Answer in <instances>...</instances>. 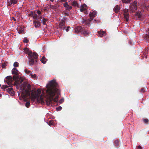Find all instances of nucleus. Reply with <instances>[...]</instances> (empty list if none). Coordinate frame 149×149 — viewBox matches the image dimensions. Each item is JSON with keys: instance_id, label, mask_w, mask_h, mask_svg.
I'll return each instance as SVG.
<instances>
[{"instance_id": "21", "label": "nucleus", "mask_w": 149, "mask_h": 149, "mask_svg": "<svg viewBox=\"0 0 149 149\" xmlns=\"http://www.w3.org/2000/svg\"><path fill=\"white\" fill-rule=\"evenodd\" d=\"M135 15V16H137L139 18H141V12H137L136 13Z\"/></svg>"}, {"instance_id": "29", "label": "nucleus", "mask_w": 149, "mask_h": 149, "mask_svg": "<svg viewBox=\"0 0 149 149\" xmlns=\"http://www.w3.org/2000/svg\"><path fill=\"white\" fill-rule=\"evenodd\" d=\"M72 5L74 6H77L78 5V4L77 1H74L72 2Z\"/></svg>"}, {"instance_id": "38", "label": "nucleus", "mask_w": 149, "mask_h": 149, "mask_svg": "<svg viewBox=\"0 0 149 149\" xmlns=\"http://www.w3.org/2000/svg\"><path fill=\"white\" fill-rule=\"evenodd\" d=\"M145 8L146 9V10H149V5H145Z\"/></svg>"}, {"instance_id": "17", "label": "nucleus", "mask_w": 149, "mask_h": 149, "mask_svg": "<svg viewBox=\"0 0 149 149\" xmlns=\"http://www.w3.org/2000/svg\"><path fill=\"white\" fill-rule=\"evenodd\" d=\"M40 19H42V21L41 22L44 25H46V23L47 21H48V19H46L45 18H44V17L43 18H42V17H41Z\"/></svg>"}, {"instance_id": "28", "label": "nucleus", "mask_w": 149, "mask_h": 149, "mask_svg": "<svg viewBox=\"0 0 149 149\" xmlns=\"http://www.w3.org/2000/svg\"><path fill=\"white\" fill-rule=\"evenodd\" d=\"M114 144L116 146H118L119 145V141L118 140H116L114 141Z\"/></svg>"}, {"instance_id": "5", "label": "nucleus", "mask_w": 149, "mask_h": 149, "mask_svg": "<svg viewBox=\"0 0 149 149\" xmlns=\"http://www.w3.org/2000/svg\"><path fill=\"white\" fill-rule=\"evenodd\" d=\"M31 95L32 97V100H36L37 101L39 102H43V99L42 97V95L40 96L38 94L36 93V91L34 92H32L31 93Z\"/></svg>"}, {"instance_id": "12", "label": "nucleus", "mask_w": 149, "mask_h": 149, "mask_svg": "<svg viewBox=\"0 0 149 149\" xmlns=\"http://www.w3.org/2000/svg\"><path fill=\"white\" fill-rule=\"evenodd\" d=\"M65 22L63 21H62L60 22L59 24V27L61 29L63 30L65 29L66 27L65 26Z\"/></svg>"}, {"instance_id": "11", "label": "nucleus", "mask_w": 149, "mask_h": 149, "mask_svg": "<svg viewBox=\"0 0 149 149\" xmlns=\"http://www.w3.org/2000/svg\"><path fill=\"white\" fill-rule=\"evenodd\" d=\"M96 14L97 12L96 11H94L90 13L89 16L90 21L93 20V18L96 16Z\"/></svg>"}, {"instance_id": "48", "label": "nucleus", "mask_w": 149, "mask_h": 149, "mask_svg": "<svg viewBox=\"0 0 149 149\" xmlns=\"http://www.w3.org/2000/svg\"><path fill=\"white\" fill-rule=\"evenodd\" d=\"M5 67V65L4 64H2V68H4Z\"/></svg>"}, {"instance_id": "26", "label": "nucleus", "mask_w": 149, "mask_h": 149, "mask_svg": "<svg viewBox=\"0 0 149 149\" xmlns=\"http://www.w3.org/2000/svg\"><path fill=\"white\" fill-rule=\"evenodd\" d=\"M144 38L147 41L149 40V32L144 36Z\"/></svg>"}, {"instance_id": "55", "label": "nucleus", "mask_w": 149, "mask_h": 149, "mask_svg": "<svg viewBox=\"0 0 149 149\" xmlns=\"http://www.w3.org/2000/svg\"><path fill=\"white\" fill-rule=\"evenodd\" d=\"M85 11V12H84V13H85V12H86V11Z\"/></svg>"}, {"instance_id": "6", "label": "nucleus", "mask_w": 149, "mask_h": 149, "mask_svg": "<svg viewBox=\"0 0 149 149\" xmlns=\"http://www.w3.org/2000/svg\"><path fill=\"white\" fill-rule=\"evenodd\" d=\"M12 73L14 75L13 76V80H16L19 79V72L17 68H13L12 70Z\"/></svg>"}, {"instance_id": "19", "label": "nucleus", "mask_w": 149, "mask_h": 149, "mask_svg": "<svg viewBox=\"0 0 149 149\" xmlns=\"http://www.w3.org/2000/svg\"><path fill=\"white\" fill-rule=\"evenodd\" d=\"M89 33L90 32L89 31L85 30H84L83 32V35L86 36L88 35Z\"/></svg>"}, {"instance_id": "30", "label": "nucleus", "mask_w": 149, "mask_h": 149, "mask_svg": "<svg viewBox=\"0 0 149 149\" xmlns=\"http://www.w3.org/2000/svg\"><path fill=\"white\" fill-rule=\"evenodd\" d=\"M122 1L123 3H128L131 2V0H122Z\"/></svg>"}, {"instance_id": "18", "label": "nucleus", "mask_w": 149, "mask_h": 149, "mask_svg": "<svg viewBox=\"0 0 149 149\" xmlns=\"http://www.w3.org/2000/svg\"><path fill=\"white\" fill-rule=\"evenodd\" d=\"M82 31V29L81 27H77L74 31L76 33H78Z\"/></svg>"}, {"instance_id": "23", "label": "nucleus", "mask_w": 149, "mask_h": 149, "mask_svg": "<svg viewBox=\"0 0 149 149\" xmlns=\"http://www.w3.org/2000/svg\"><path fill=\"white\" fill-rule=\"evenodd\" d=\"M86 5L85 4L84 5H83V6H82V7H81V8L80 9V11L81 12H82L84 11H86V9L85 8H84V7H86Z\"/></svg>"}, {"instance_id": "45", "label": "nucleus", "mask_w": 149, "mask_h": 149, "mask_svg": "<svg viewBox=\"0 0 149 149\" xmlns=\"http://www.w3.org/2000/svg\"><path fill=\"white\" fill-rule=\"evenodd\" d=\"M37 13L39 15H40V14H41V12L39 10H37Z\"/></svg>"}, {"instance_id": "8", "label": "nucleus", "mask_w": 149, "mask_h": 149, "mask_svg": "<svg viewBox=\"0 0 149 149\" xmlns=\"http://www.w3.org/2000/svg\"><path fill=\"white\" fill-rule=\"evenodd\" d=\"M124 17L127 22L129 20V14L128 9H125L123 10Z\"/></svg>"}, {"instance_id": "35", "label": "nucleus", "mask_w": 149, "mask_h": 149, "mask_svg": "<svg viewBox=\"0 0 149 149\" xmlns=\"http://www.w3.org/2000/svg\"><path fill=\"white\" fill-rule=\"evenodd\" d=\"M62 109V107L61 106H59L56 108V110L58 111H59L61 110Z\"/></svg>"}, {"instance_id": "24", "label": "nucleus", "mask_w": 149, "mask_h": 149, "mask_svg": "<svg viewBox=\"0 0 149 149\" xmlns=\"http://www.w3.org/2000/svg\"><path fill=\"white\" fill-rule=\"evenodd\" d=\"M32 17L33 18L35 19H37L38 15L34 12H33V15Z\"/></svg>"}, {"instance_id": "9", "label": "nucleus", "mask_w": 149, "mask_h": 149, "mask_svg": "<svg viewBox=\"0 0 149 149\" xmlns=\"http://www.w3.org/2000/svg\"><path fill=\"white\" fill-rule=\"evenodd\" d=\"M138 3L136 1H135L132 5L130 6L131 8H132V11H135L137 9V6Z\"/></svg>"}, {"instance_id": "50", "label": "nucleus", "mask_w": 149, "mask_h": 149, "mask_svg": "<svg viewBox=\"0 0 149 149\" xmlns=\"http://www.w3.org/2000/svg\"><path fill=\"white\" fill-rule=\"evenodd\" d=\"M28 74H29V75L31 76V74H32V73H31V72H30V73H29Z\"/></svg>"}, {"instance_id": "33", "label": "nucleus", "mask_w": 149, "mask_h": 149, "mask_svg": "<svg viewBox=\"0 0 149 149\" xmlns=\"http://www.w3.org/2000/svg\"><path fill=\"white\" fill-rule=\"evenodd\" d=\"M31 76L32 78H36V75L35 74H31Z\"/></svg>"}, {"instance_id": "43", "label": "nucleus", "mask_w": 149, "mask_h": 149, "mask_svg": "<svg viewBox=\"0 0 149 149\" xmlns=\"http://www.w3.org/2000/svg\"><path fill=\"white\" fill-rule=\"evenodd\" d=\"M140 92L141 93H145V91L143 88H142L141 89Z\"/></svg>"}, {"instance_id": "22", "label": "nucleus", "mask_w": 149, "mask_h": 149, "mask_svg": "<svg viewBox=\"0 0 149 149\" xmlns=\"http://www.w3.org/2000/svg\"><path fill=\"white\" fill-rule=\"evenodd\" d=\"M98 33L100 36L102 37L105 34V32L104 31H98Z\"/></svg>"}, {"instance_id": "52", "label": "nucleus", "mask_w": 149, "mask_h": 149, "mask_svg": "<svg viewBox=\"0 0 149 149\" xmlns=\"http://www.w3.org/2000/svg\"><path fill=\"white\" fill-rule=\"evenodd\" d=\"M50 1L51 2H53L54 0H50Z\"/></svg>"}, {"instance_id": "40", "label": "nucleus", "mask_w": 149, "mask_h": 149, "mask_svg": "<svg viewBox=\"0 0 149 149\" xmlns=\"http://www.w3.org/2000/svg\"><path fill=\"white\" fill-rule=\"evenodd\" d=\"M148 121V120L147 119H144L143 120V122L145 123H147Z\"/></svg>"}, {"instance_id": "4", "label": "nucleus", "mask_w": 149, "mask_h": 149, "mask_svg": "<svg viewBox=\"0 0 149 149\" xmlns=\"http://www.w3.org/2000/svg\"><path fill=\"white\" fill-rule=\"evenodd\" d=\"M13 77H12L11 76H8L6 77L4 81L9 86L6 85H3L1 87L2 89H3L4 90H5L6 88L13 85Z\"/></svg>"}, {"instance_id": "34", "label": "nucleus", "mask_w": 149, "mask_h": 149, "mask_svg": "<svg viewBox=\"0 0 149 149\" xmlns=\"http://www.w3.org/2000/svg\"><path fill=\"white\" fill-rule=\"evenodd\" d=\"M30 103L29 102H27L25 104V106L26 107L28 108L30 106Z\"/></svg>"}, {"instance_id": "20", "label": "nucleus", "mask_w": 149, "mask_h": 149, "mask_svg": "<svg viewBox=\"0 0 149 149\" xmlns=\"http://www.w3.org/2000/svg\"><path fill=\"white\" fill-rule=\"evenodd\" d=\"M46 60L47 59H46L45 57L44 56L42 58L41 60H40V61H41L42 63L43 64H45L46 62Z\"/></svg>"}, {"instance_id": "31", "label": "nucleus", "mask_w": 149, "mask_h": 149, "mask_svg": "<svg viewBox=\"0 0 149 149\" xmlns=\"http://www.w3.org/2000/svg\"><path fill=\"white\" fill-rule=\"evenodd\" d=\"M36 92V93L37 94H38L39 95H40V94H41V90L40 89H38L37 90V91H35ZM35 91H34V92Z\"/></svg>"}, {"instance_id": "46", "label": "nucleus", "mask_w": 149, "mask_h": 149, "mask_svg": "<svg viewBox=\"0 0 149 149\" xmlns=\"http://www.w3.org/2000/svg\"><path fill=\"white\" fill-rule=\"evenodd\" d=\"M138 149H142V148L140 146H139L137 147Z\"/></svg>"}, {"instance_id": "42", "label": "nucleus", "mask_w": 149, "mask_h": 149, "mask_svg": "<svg viewBox=\"0 0 149 149\" xmlns=\"http://www.w3.org/2000/svg\"><path fill=\"white\" fill-rule=\"evenodd\" d=\"M33 15V11H31L30 13L29 14V16H31L32 17Z\"/></svg>"}, {"instance_id": "10", "label": "nucleus", "mask_w": 149, "mask_h": 149, "mask_svg": "<svg viewBox=\"0 0 149 149\" xmlns=\"http://www.w3.org/2000/svg\"><path fill=\"white\" fill-rule=\"evenodd\" d=\"M17 0H8V2L7 3V5L9 6H11L12 4H15L17 3Z\"/></svg>"}, {"instance_id": "51", "label": "nucleus", "mask_w": 149, "mask_h": 149, "mask_svg": "<svg viewBox=\"0 0 149 149\" xmlns=\"http://www.w3.org/2000/svg\"><path fill=\"white\" fill-rule=\"evenodd\" d=\"M65 14L66 15H67V16H68V14L67 13H65Z\"/></svg>"}, {"instance_id": "54", "label": "nucleus", "mask_w": 149, "mask_h": 149, "mask_svg": "<svg viewBox=\"0 0 149 149\" xmlns=\"http://www.w3.org/2000/svg\"><path fill=\"white\" fill-rule=\"evenodd\" d=\"M1 84H0V87H1Z\"/></svg>"}, {"instance_id": "37", "label": "nucleus", "mask_w": 149, "mask_h": 149, "mask_svg": "<svg viewBox=\"0 0 149 149\" xmlns=\"http://www.w3.org/2000/svg\"><path fill=\"white\" fill-rule=\"evenodd\" d=\"M24 32V30H22V29H20L18 31V33L19 34H21L23 33Z\"/></svg>"}, {"instance_id": "14", "label": "nucleus", "mask_w": 149, "mask_h": 149, "mask_svg": "<svg viewBox=\"0 0 149 149\" xmlns=\"http://www.w3.org/2000/svg\"><path fill=\"white\" fill-rule=\"evenodd\" d=\"M64 7L65 8L66 10H71L72 8L71 6L68 5L67 2H65L63 4Z\"/></svg>"}, {"instance_id": "2", "label": "nucleus", "mask_w": 149, "mask_h": 149, "mask_svg": "<svg viewBox=\"0 0 149 149\" xmlns=\"http://www.w3.org/2000/svg\"><path fill=\"white\" fill-rule=\"evenodd\" d=\"M25 52L28 55L29 65H33L37 62L38 57V54L36 52H35L33 53L31 51H30L29 49L27 48L25 49Z\"/></svg>"}, {"instance_id": "1", "label": "nucleus", "mask_w": 149, "mask_h": 149, "mask_svg": "<svg viewBox=\"0 0 149 149\" xmlns=\"http://www.w3.org/2000/svg\"><path fill=\"white\" fill-rule=\"evenodd\" d=\"M46 92L47 97L46 101L47 105H49L54 102H57L60 95V91L58 89V85L56 80L53 79L49 81L47 85Z\"/></svg>"}, {"instance_id": "16", "label": "nucleus", "mask_w": 149, "mask_h": 149, "mask_svg": "<svg viewBox=\"0 0 149 149\" xmlns=\"http://www.w3.org/2000/svg\"><path fill=\"white\" fill-rule=\"evenodd\" d=\"M120 10L119 6L118 5H116L113 8V10L116 13H118Z\"/></svg>"}, {"instance_id": "36", "label": "nucleus", "mask_w": 149, "mask_h": 149, "mask_svg": "<svg viewBox=\"0 0 149 149\" xmlns=\"http://www.w3.org/2000/svg\"><path fill=\"white\" fill-rule=\"evenodd\" d=\"M23 41L24 43H28L29 42V40L26 38H24V39L23 40Z\"/></svg>"}, {"instance_id": "41", "label": "nucleus", "mask_w": 149, "mask_h": 149, "mask_svg": "<svg viewBox=\"0 0 149 149\" xmlns=\"http://www.w3.org/2000/svg\"><path fill=\"white\" fill-rule=\"evenodd\" d=\"M25 72L27 74H28L29 73H30V72H31V71L30 70H27L26 69L25 70Z\"/></svg>"}, {"instance_id": "53", "label": "nucleus", "mask_w": 149, "mask_h": 149, "mask_svg": "<svg viewBox=\"0 0 149 149\" xmlns=\"http://www.w3.org/2000/svg\"><path fill=\"white\" fill-rule=\"evenodd\" d=\"M2 95L0 94V97Z\"/></svg>"}, {"instance_id": "25", "label": "nucleus", "mask_w": 149, "mask_h": 149, "mask_svg": "<svg viewBox=\"0 0 149 149\" xmlns=\"http://www.w3.org/2000/svg\"><path fill=\"white\" fill-rule=\"evenodd\" d=\"M91 21L90 20V18L88 19L87 20H85L84 21L85 24L87 25H89L90 24V22Z\"/></svg>"}, {"instance_id": "44", "label": "nucleus", "mask_w": 149, "mask_h": 149, "mask_svg": "<svg viewBox=\"0 0 149 149\" xmlns=\"http://www.w3.org/2000/svg\"><path fill=\"white\" fill-rule=\"evenodd\" d=\"M70 26H68L66 29V28H65V29L66 30L67 32H68L69 31V29H70Z\"/></svg>"}, {"instance_id": "3", "label": "nucleus", "mask_w": 149, "mask_h": 149, "mask_svg": "<svg viewBox=\"0 0 149 149\" xmlns=\"http://www.w3.org/2000/svg\"><path fill=\"white\" fill-rule=\"evenodd\" d=\"M23 84L24 88L21 95L23 98H25L28 94H30L31 86L29 84L27 85L26 82L23 83Z\"/></svg>"}, {"instance_id": "15", "label": "nucleus", "mask_w": 149, "mask_h": 149, "mask_svg": "<svg viewBox=\"0 0 149 149\" xmlns=\"http://www.w3.org/2000/svg\"><path fill=\"white\" fill-rule=\"evenodd\" d=\"M12 87V86L10 88L6 89V90L7 91L9 94L13 95L15 94V92L13 91Z\"/></svg>"}, {"instance_id": "7", "label": "nucleus", "mask_w": 149, "mask_h": 149, "mask_svg": "<svg viewBox=\"0 0 149 149\" xmlns=\"http://www.w3.org/2000/svg\"><path fill=\"white\" fill-rule=\"evenodd\" d=\"M15 81V82L13 84L14 86H20L21 84L23 81L24 79L22 77H19L18 79L16 80H13Z\"/></svg>"}, {"instance_id": "49", "label": "nucleus", "mask_w": 149, "mask_h": 149, "mask_svg": "<svg viewBox=\"0 0 149 149\" xmlns=\"http://www.w3.org/2000/svg\"><path fill=\"white\" fill-rule=\"evenodd\" d=\"M12 19H13V20H14V21H16V19H15L14 18V17H12Z\"/></svg>"}, {"instance_id": "27", "label": "nucleus", "mask_w": 149, "mask_h": 149, "mask_svg": "<svg viewBox=\"0 0 149 149\" xmlns=\"http://www.w3.org/2000/svg\"><path fill=\"white\" fill-rule=\"evenodd\" d=\"M48 124L50 126V125H54V121L52 120H50L49 121Z\"/></svg>"}, {"instance_id": "47", "label": "nucleus", "mask_w": 149, "mask_h": 149, "mask_svg": "<svg viewBox=\"0 0 149 149\" xmlns=\"http://www.w3.org/2000/svg\"><path fill=\"white\" fill-rule=\"evenodd\" d=\"M67 0H59V1L61 2H64Z\"/></svg>"}, {"instance_id": "39", "label": "nucleus", "mask_w": 149, "mask_h": 149, "mask_svg": "<svg viewBox=\"0 0 149 149\" xmlns=\"http://www.w3.org/2000/svg\"><path fill=\"white\" fill-rule=\"evenodd\" d=\"M64 98H63L59 100V102L61 104L62 103L64 102Z\"/></svg>"}, {"instance_id": "13", "label": "nucleus", "mask_w": 149, "mask_h": 149, "mask_svg": "<svg viewBox=\"0 0 149 149\" xmlns=\"http://www.w3.org/2000/svg\"><path fill=\"white\" fill-rule=\"evenodd\" d=\"M33 24L34 25L35 27L36 28L39 27L41 25L40 22L38 21H36L35 20H33Z\"/></svg>"}, {"instance_id": "32", "label": "nucleus", "mask_w": 149, "mask_h": 149, "mask_svg": "<svg viewBox=\"0 0 149 149\" xmlns=\"http://www.w3.org/2000/svg\"><path fill=\"white\" fill-rule=\"evenodd\" d=\"M19 65V63L17 62H15L14 64H13V66L15 67H17Z\"/></svg>"}]
</instances>
